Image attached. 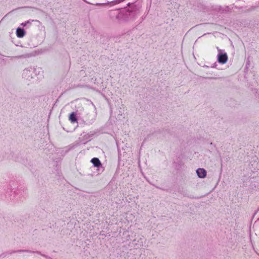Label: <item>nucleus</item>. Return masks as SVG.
I'll return each mask as SVG.
<instances>
[{
  "label": "nucleus",
  "instance_id": "19",
  "mask_svg": "<svg viewBox=\"0 0 259 259\" xmlns=\"http://www.w3.org/2000/svg\"><path fill=\"white\" fill-rule=\"evenodd\" d=\"M210 145L213 146H214V147L215 146L212 143H210Z\"/></svg>",
  "mask_w": 259,
  "mask_h": 259
},
{
  "label": "nucleus",
  "instance_id": "8",
  "mask_svg": "<svg viewBox=\"0 0 259 259\" xmlns=\"http://www.w3.org/2000/svg\"><path fill=\"white\" fill-rule=\"evenodd\" d=\"M16 33L17 36L18 37L22 38L25 36V35L26 34V31H25L24 28L18 27L16 29Z\"/></svg>",
  "mask_w": 259,
  "mask_h": 259
},
{
  "label": "nucleus",
  "instance_id": "18",
  "mask_svg": "<svg viewBox=\"0 0 259 259\" xmlns=\"http://www.w3.org/2000/svg\"><path fill=\"white\" fill-rule=\"evenodd\" d=\"M204 78L211 79V77H204Z\"/></svg>",
  "mask_w": 259,
  "mask_h": 259
},
{
  "label": "nucleus",
  "instance_id": "14",
  "mask_svg": "<svg viewBox=\"0 0 259 259\" xmlns=\"http://www.w3.org/2000/svg\"><path fill=\"white\" fill-rule=\"evenodd\" d=\"M255 8V7H252L247 11H251L254 10Z\"/></svg>",
  "mask_w": 259,
  "mask_h": 259
},
{
  "label": "nucleus",
  "instance_id": "9",
  "mask_svg": "<svg viewBox=\"0 0 259 259\" xmlns=\"http://www.w3.org/2000/svg\"><path fill=\"white\" fill-rule=\"evenodd\" d=\"M69 118L72 123H75L77 121V114L75 112H72L70 114Z\"/></svg>",
  "mask_w": 259,
  "mask_h": 259
},
{
  "label": "nucleus",
  "instance_id": "11",
  "mask_svg": "<svg viewBox=\"0 0 259 259\" xmlns=\"http://www.w3.org/2000/svg\"><path fill=\"white\" fill-rule=\"evenodd\" d=\"M35 21V20H28V21H26V22H24V23H21V25H22V26H23L25 27V26H26L27 24L31 25V24L32 22H33V21Z\"/></svg>",
  "mask_w": 259,
  "mask_h": 259
},
{
  "label": "nucleus",
  "instance_id": "20",
  "mask_svg": "<svg viewBox=\"0 0 259 259\" xmlns=\"http://www.w3.org/2000/svg\"><path fill=\"white\" fill-rule=\"evenodd\" d=\"M22 57H24V56H21L19 57V58H22Z\"/></svg>",
  "mask_w": 259,
  "mask_h": 259
},
{
  "label": "nucleus",
  "instance_id": "16",
  "mask_svg": "<svg viewBox=\"0 0 259 259\" xmlns=\"http://www.w3.org/2000/svg\"><path fill=\"white\" fill-rule=\"evenodd\" d=\"M120 156H121V153H120V151L118 150V159H119V160H120Z\"/></svg>",
  "mask_w": 259,
  "mask_h": 259
},
{
  "label": "nucleus",
  "instance_id": "1",
  "mask_svg": "<svg viewBox=\"0 0 259 259\" xmlns=\"http://www.w3.org/2000/svg\"><path fill=\"white\" fill-rule=\"evenodd\" d=\"M142 0H136L126 4L127 7L118 10H112L111 15H114L120 23L134 21L140 15L142 7Z\"/></svg>",
  "mask_w": 259,
  "mask_h": 259
},
{
  "label": "nucleus",
  "instance_id": "7",
  "mask_svg": "<svg viewBox=\"0 0 259 259\" xmlns=\"http://www.w3.org/2000/svg\"><path fill=\"white\" fill-rule=\"evenodd\" d=\"M196 173L200 178H204L206 176V171L204 168H198L196 170Z\"/></svg>",
  "mask_w": 259,
  "mask_h": 259
},
{
  "label": "nucleus",
  "instance_id": "17",
  "mask_svg": "<svg viewBox=\"0 0 259 259\" xmlns=\"http://www.w3.org/2000/svg\"><path fill=\"white\" fill-rule=\"evenodd\" d=\"M96 5H104V4H99V3H98Z\"/></svg>",
  "mask_w": 259,
  "mask_h": 259
},
{
  "label": "nucleus",
  "instance_id": "13",
  "mask_svg": "<svg viewBox=\"0 0 259 259\" xmlns=\"http://www.w3.org/2000/svg\"><path fill=\"white\" fill-rule=\"evenodd\" d=\"M17 253V252H16V250H12V251H10L9 252V254H12V253Z\"/></svg>",
  "mask_w": 259,
  "mask_h": 259
},
{
  "label": "nucleus",
  "instance_id": "2",
  "mask_svg": "<svg viewBox=\"0 0 259 259\" xmlns=\"http://www.w3.org/2000/svg\"><path fill=\"white\" fill-rule=\"evenodd\" d=\"M10 200L14 203L22 202L27 197V189L22 186H19L11 191Z\"/></svg>",
  "mask_w": 259,
  "mask_h": 259
},
{
  "label": "nucleus",
  "instance_id": "6",
  "mask_svg": "<svg viewBox=\"0 0 259 259\" xmlns=\"http://www.w3.org/2000/svg\"><path fill=\"white\" fill-rule=\"evenodd\" d=\"M91 162L93 163L95 167L98 168H103L102 163L98 158L94 157L92 159Z\"/></svg>",
  "mask_w": 259,
  "mask_h": 259
},
{
  "label": "nucleus",
  "instance_id": "15",
  "mask_svg": "<svg viewBox=\"0 0 259 259\" xmlns=\"http://www.w3.org/2000/svg\"><path fill=\"white\" fill-rule=\"evenodd\" d=\"M258 211H259V207H258L257 209L255 211V212L254 213L253 217H254Z\"/></svg>",
  "mask_w": 259,
  "mask_h": 259
},
{
  "label": "nucleus",
  "instance_id": "4",
  "mask_svg": "<svg viewBox=\"0 0 259 259\" xmlns=\"http://www.w3.org/2000/svg\"><path fill=\"white\" fill-rule=\"evenodd\" d=\"M34 71L35 69L32 67H29L25 69L22 73L23 77L26 80H30L33 78V74L34 73Z\"/></svg>",
  "mask_w": 259,
  "mask_h": 259
},
{
  "label": "nucleus",
  "instance_id": "21",
  "mask_svg": "<svg viewBox=\"0 0 259 259\" xmlns=\"http://www.w3.org/2000/svg\"><path fill=\"white\" fill-rule=\"evenodd\" d=\"M226 8H227V9H229V7H228V6H227V7H226Z\"/></svg>",
  "mask_w": 259,
  "mask_h": 259
},
{
  "label": "nucleus",
  "instance_id": "3",
  "mask_svg": "<svg viewBox=\"0 0 259 259\" xmlns=\"http://www.w3.org/2000/svg\"><path fill=\"white\" fill-rule=\"evenodd\" d=\"M219 53L217 55V60L219 63L224 64H225L228 61V56L226 53L224 52L217 47Z\"/></svg>",
  "mask_w": 259,
  "mask_h": 259
},
{
  "label": "nucleus",
  "instance_id": "10",
  "mask_svg": "<svg viewBox=\"0 0 259 259\" xmlns=\"http://www.w3.org/2000/svg\"><path fill=\"white\" fill-rule=\"evenodd\" d=\"M94 120L95 119L94 117H92L91 119H88L87 117H84L82 121L84 124L90 125L94 122Z\"/></svg>",
  "mask_w": 259,
  "mask_h": 259
},
{
  "label": "nucleus",
  "instance_id": "5",
  "mask_svg": "<svg viewBox=\"0 0 259 259\" xmlns=\"http://www.w3.org/2000/svg\"><path fill=\"white\" fill-rule=\"evenodd\" d=\"M16 252H17V253L28 252V253H37V254H38L40 255L41 256L45 257L46 259H53L50 256H49L47 255H46L45 254L41 253V252L39 251H31L30 250H28V249H18V250H16Z\"/></svg>",
  "mask_w": 259,
  "mask_h": 259
},
{
  "label": "nucleus",
  "instance_id": "12",
  "mask_svg": "<svg viewBox=\"0 0 259 259\" xmlns=\"http://www.w3.org/2000/svg\"><path fill=\"white\" fill-rule=\"evenodd\" d=\"M185 196H186V197H188L191 199H200L201 198L202 196H197V197H194V196H191V195H187V194H185L184 195Z\"/></svg>",
  "mask_w": 259,
  "mask_h": 259
}]
</instances>
